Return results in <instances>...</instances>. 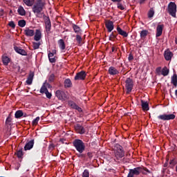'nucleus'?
I'll return each mask as SVG.
<instances>
[{"mask_svg": "<svg viewBox=\"0 0 177 177\" xmlns=\"http://www.w3.org/2000/svg\"><path fill=\"white\" fill-rule=\"evenodd\" d=\"M24 3L26 5V6H29L32 8V12L35 14L36 17H39V19H42V11L46 5L45 0H23Z\"/></svg>", "mask_w": 177, "mask_h": 177, "instance_id": "f257e3e1", "label": "nucleus"}, {"mask_svg": "<svg viewBox=\"0 0 177 177\" xmlns=\"http://www.w3.org/2000/svg\"><path fill=\"white\" fill-rule=\"evenodd\" d=\"M73 147L80 153V154H77V157H80V158H84L85 157L84 154H82L85 151V142L80 139H75L73 141Z\"/></svg>", "mask_w": 177, "mask_h": 177, "instance_id": "f03ea898", "label": "nucleus"}, {"mask_svg": "<svg viewBox=\"0 0 177 177\" xmlns=\"http://www.w3.org/2000/svg\"><path fill=\"white\" fill-rule=\"evenodd\" d=\"M140 174H142L143 175H147V174H150V170L143 167H138L134 169H130L129 170L127 177H133L135 176H138V175H140Z\"/></svg>", "mask_w": 177, "mask_h": 177, "instance_id": "7ed1b4c3", "label": "nucleus"}, {"mask_svg": "<svg viewBox=\"0 0 177 177\" xmlns=\"http://www.w3.org/2000/svg\"><path fill=\"white\" fill-rule=\"evenodd\" d=\"M113 153L115 158L118 161L121 160L125 156V151L122 148V146L120 145L119 144H116L113 149Z\"/></svg>", "mask_w": 177, "mask_h": 177, "instance_id": "20e7f679", "label": "nucleus"}, {"mask_svg": "<svg viewBox=\"0 0 177 177\" xmlns=\"http://www.w3.org/2000/svg\"><path fill=\"white\" fill-rule=\"evenodd\" d=\"M167 13L172 17H176V3L170 2L167 6Z\"/></svg>", "mask_w": 177, "mask_h": 177, "instance_id": "39448f33", "label": "nucleus"}, {"mask_svg": "<svg viewBox=\"0 0 177 177\" xmlns=\"http://www.w3.org/2000/svg\"><path fill=\"white\" fill-rule=\"evenodd\" d=\"M44 23H45V29L47 34H50V30H52V22H50V18L46 17V15H43L42 16Z\"/></svg>", "mask_w": 177, "mask_h": 177, "instance_id": "423d86ee", "label": "nucleus"}, {"mask_svg": "<svg viewBox=\"0 0 177 177\" xmlns=\"http://www.w3.org/2000/svg\"><path fill=\"white\" fill-rule=\"evenodd\" d=\"M125 88L127 89L126 93L127 95L132 92V89H133V80L131 77L127 78L125 81Z\"/></svg>", "mask_w": 177, "mask_h": 177, "instance_id": "0eeeda50", "label": "nucleus"}, {"mask_svg": "<svg viewBox=\"0 0 177 177\" xmlns=\"http://www.w3.org/2000/svg\"><path fill=\"white\" fill-rule=\"evenodd\" d=\"M158 120H161L162 121H169L171 120H175V115L174 114H162L158 116Z\"/></svg>", "mask_w": 177, "mask_h": 177, "instance_id": "6e6552de", "label": "nucleus"}, {"mask_svg": "<svg viewBox=\"0 0 177 177\" xmlns=\"http://www.w3.org/2000/svg\"><path fill=\"white\" fill-rule=\"evenodd\" d=\"M86 78V72L82 71L76 74L74 77L75 81H84Z\"/></svg>", "mask_w": 177, "mask_h": 177, "instance_id": "1a4fd4ad", "label": "nucleus"}, {"mask_svg": "<svg viewBox=\"0 0 177 177\" xmlns=\"http://www.w3.org/2000/svg\"><path fill=\"white\" fill-rule=\"evenodd\" d=\"M55 95L59 100H67V95H66V93L63 91L57 90L55 92Z\"/></svg>", "mask_w": 177, "mask_h": 177, "instance_id": "9d476101", "label": "nucleus"}, {"mask_svg": "<svg viewBox=\"0 0 177 177\" xmlns=\"http://www.w3.org/2000/svg\"><path fill=\"white\" fill-rule=\"evenodd\" d=\"M68 106L72 108L73 110H77L79 113L82 112V109L74 101L69 100L68 102Z\"/></svg>", "mask_w": 177, "mask_h": 177, "instance_id": "9b49d317", "label": "nucleus"}, {"mask_svg": "<svg viewBox=\"0 0 177 177\" xmlns=\"http://www.w3.org/2000/svg\"><path fill=\"white\" fill-rule=\"evenodd\" d=\"M106 28L108 30V32H111L114 30V22L113 21L107 20L105 22Z\"/></svg>", "mask_w": 177, "mask_h": 177, "instance_id": "f8f14e48", "label": "nucleus"}, {"mask_svg": "<svg viewBox=\"0 0 177 177\" xmlns=\"http://www.w3.org/2000/svg\"><path fill=\"white\" fill-rule=\"evenodd\" d=\"M108 73L109 75H118V74H120V71L114 66H110L108 69Z\"/></svg>", "mask_w": 177, "mask_h": 177, "instance_id": "ddd939ff", "label": "nucleus"}, {"mask_svg": "<svg viewBox=\"0 0 177 177\" xmlns=\"http://www.w3.org/2000/svg\"><path fill=\"white\" fill-rule=\"evenodd\" d=\"M75 129L76 132H77V133H80V135H84V133H85V128H84V127H82V125L80 124H77L75 126Z\"/></svg>", "mask_w": 177, "mask_h": 177, "instance_id": "4468645a", "label": "nucleus"}, {"mask_svg": "<svg viewBox=\"0 0 177 177\" xmlns=\"http://www.w3.org/2000/svg\"><path fill=\"white\" fill-rule=\"evenodd\" d=\"M162 30H164V24L157 26L156 34V38H158V37H161V35H162Z\"/></svg>", "mask_w": 177, "mask_h": 177, "instance_id": "2eb2a0df", "label": "nucleus"}, {"mask_svg": "<svg viewBox=\"0 0 177 177\" xmlns=\"http://www.w3.org/2000/svg\"><path fill=\"white\" fill-rule=\"evenodd\" d=\"M34 147V140H30V141H28L24 147L25 151H27V150H31Z\"/></svg>", "mask_w": 177, "mask_h": 177, "instance_id": "dca6fc26", "label": "nucleus"}, {"mask_svg": "<svg viewBox=\"0 0 177 177\" xmlns=\"http://www.w3.org/2000/svg\"><path fill=\"white\" fill-rule=\"evenodd\" d=\"M14 50L17 53H19V55H21V56H27V53L26 52V50L21 49V47L15 46Z\"/></svg>", "mask_w": 177, "mask_h": 177, "instance_id": "f3484780", "label": "nucleus"}, {"mask_svg": "<svg viewBox=\"0 0 177 177\" xmlns=\"http://www.w3.org/2000/svg\"><path fill=\"white\" fill-rule=\"evenodd\" d=\"M164 56H165V60H167V62H169V60L172 59V57L174 56V53H172V52L167 50L165 51Z\"/></svg>", "mask_w": 177, "mask_h": 177, "instance_id": "a211bd4d", "label": "nucleus"}, {"mask_svg": "<svg viewBox=\"0 0 177 177\" xmlns=\"http://www.w3.org/2000/svg\"><path fill=\"white\" fill-rule=\"evenodd\" d=\"M35 34V32L34 30L29 29L28 28H26L24 30V35L26 37H34V35Z\"/></svg>", "mask_w": 177, "mask_h": 177, "instance_id": "6ab92c4d", "label": "nucleus"}, {"mask_svg": "<svg viewBox=\"0 0 177 177\" xmlns=\"http://www.w3.org/2000/svg\"><path fill=\"white\" fill-rule=\"evenodd\" d=\"M41 38H42V33L39 29H37L34 36V40L38 41L41 40Z\"/></svg>", "mask_w": 177, "mask_h": 177, "instance_id": "aec40b11", "label": "nucleus"}, {"mask_svg": "<svg viewBox=\"0 0 177 177\" xmlns=\"http://www.w3.org/2000/svg\"><path fill=\"white\" fill-rule=\"evenodd\" d=\"M33 80H34V72H30L26 82L27 85H31L32 84Z\"/></svg>", "mask_w": 177, "mask_h": 177, "instance_id": "412c9836", "label": "nucleus"}, {"mask_svg": "<svg viewBox=\"0 0 177 177\" xmlns=\"http://www.w3.org/2000/svg\"><path fill=\"white\" fill-rule=\"evenodd\" d=\"M141 106L143 111H149V102L141 100Z\"/></svg>", "mask_w": 177, "mask_h": 177, "instance_id": "4be33fe9", "label": "nucleus"}, {"mask_svg": "<svg viewBox=\"0 0 177 177\" xmlns=\"http://www.w3.org/2000/svg\"><path fill=\"white\" fill-rule=\"evenodd\" d=\"M1 60L4 66H8L9 63H10L11 59L10 58H9V57L6 55H3L1 57Z\"/></svg>", "mask_w": 177, "mask_h": 177, "instance_id": "5701e85b", "label": "nucleus"}, {"mask_svg": "<svg viewBox=\"0 0 177 177\" xmlns=\"http://www.w3.org/2000/svg\"><path fill=\"white\" fill-rule=\"evenodd\" d=\"M116 30L118 34L120 35H122V37H124V38H127V37H128V32H127V31L122 30V28L119 26L117 27Z\"/></svg>", "mask_w": 177, "mask_h": 177, "instance_id": "b1692460", "label": "nucleus"}, {"mask_svg": "<svg viewBox=\"0 0 177 177\" xmlns=\"http://www.w3.org/2000/svg\"><path fill=\"white\" fill-rule=\"evenodd\" d=\"M17 12L20 16H26V10L21 6H19L17 10Z\"/></svg>", "mask_w": 177, "mask_h": 177, "instance_id": "393cba45", "label": "nucleus"}, {"mask_svg": "<svg viewBox=\"0 0 177 177\" xmlns=\"http://www.w3.org/2000/svg\"><path fill=\"white\" fill-rule=\"evenodd\" d=\"M58 45L62 50H64V49H66V44L64 43V40H63V39H60L58 41Z\"/></svg>", "mask_w": 177, "mask_h": 177, "instance_id": "a878e982", "label": "nucleus"}, {"mask_svg": "<svg viewBox=\"0 0 177 177\" xmlns=\"http://www.w3.org/2000/svg\"><path fill=\"white\" fill-rule=\"evenodd\" d=\"M169 74V69L167 66H164L162 69L161 75H163V77H167Z\"/></svg>", "mask_w": 177, "mask_h": 177, "instance_id": "bb28decb", "label": "nucleus"}, {"mask_svg": "<svg viewBox=\"0 0 177 177\" xmlns=\"http://www.w3.org/2000/svg\"><path fill=\"white\" fill-rule=\"evenodd\" d=\"M73 29L74 32H75V34H80V32H81V28L80 26H78L77 25L73 24L72 25Z\"/></svg>", "mask_w": 177, "mask_h": 177, "instance_id": "cd10ccee", "label": "nucleus"}, {"mask_svg": "<svg viewBox=\"0 0 177 177\" xmlns=\"http://www.w3.org/2000/svg\"><path fill=\"white\" fill-rule=\"evenodd\" d=\"M117 35H118L117 31H113L109 36V41H114V39H117Z\"/></svg>", "mask_w": 177, "mask_h": 177, "instance_id": "c85d7f7f", "label": "nucleus"}, {"mask_svg": "<svg viewBox=\"0 0 177 177\" xmlns=\"http://www.w3.org/2000/svg\"><path fill=\"white\" fill-rule=\"evenodd\" d=\"M24 115V113H23V111L18 110L15 112V118H21Z\"/></svg>", "mask_w": 177, "mask_h": 177, "instance_id": "c756f323", "label": "nucleus"}, {"mask_svg": "<svg viewBox=\"0 0 177 177\" xmlns=\"http://www.w3.org/2000/svg\"><path fill=\"white\" fill-rule=\"evenodd\" d=\"M40 93H45L46 92H48V88H46V82H44L43 85L41 86L40 91Z\"/></svg>", "mask_w": 177, "mask_h": 177, "instance_id": "7c9ffc66", "label": "nucleus"}, {"mask_svg": "<svg viewBox=\"0 0 177 177\" xmlns=\"http://www.w3.org/2000/svg\"><path fill=\"white\" fill-rule=\"evenodd\" d=\"M154 13H155L154 8H151L149 9V10L148 11V13H147L148 18L151 19L152 17H154Z\"/></svg>", "mask_w": 177, "mask_h": 177, "instance_id": "2f4dec72", "label": "nucleus"}, {"mask_svg": "<svg viewBox=\"0 0 177 177\" xmlns=\"http://www.w3.org/2000/svg\"><path fill=\"white\" fill-rule=\"evenodd\" d=\"M6 125L7 127H12V116L9 115L6 120Z\"/></svg>", "mask_w": 177, "mask_h": 177, "instance_id": "473e14b6", "label": "nucleus"}, {"mask_svg": "<svg viewBox=\"0 0 177 177\" xmlns=\"http://www.w3.org/2000/svg\"><path fill=\"white\" fill-rule=\"evenodd\" d=\"M171 84L175 86H177V75L174 73L173 76H171Z\"/></svg>", "mask_w": 177, "mask_h": 177, "instance_id": "72a5a7b5", "label": "nucleus"}, {"mask_svg": "<svg viewBox=\"0 0 177 177\" xmlns=\"http://www.w3.org/2000/svg\"><path fill=\"white\" fill-rule=\"evenodd\" d=\"M71 85H73V84L71 83V80L70 79L65 80L64 81L65 88H71Z\"/></svg>", "mask_w": 177, "mask_h": 177, "instance_id": "f704fd0d", "label": "nucleus"}, {"mask_svg": "<svg viewBox=\"0 0 177 177\" xmlns=\"http://www.w3.org/2000/svg\"><path fill=\"white\" fill-rule=\"evenodd\" d=\"M76 41L80 46H82L84 42H82V37L80 35H76Z\"/></svg>", "mask_w": 177, "mask_h": 177, "instance_id": "c9c22d12", "label": "nucleus"}, {"mask_svg": "<svg viewBox=\"0 0 177 177\" xmlns=\"http://www.w3.org/2000/svg\"><path fill=\"white\" fill-rule=\"evenodd\" d=\"M32 44L34 50H36V49H39V46H41V42L33 41Z\"/></svg>", "mask_w": 177, "mask_h": 177, "instance_id": "e433bc0d", "label": "nucleus"}, {"mask_svg": "<svg viewBox=\"0 0 177 177\" xmlns=\"http://www.w3.org/2000/svg\"><path fill=\"white\" fill-rule=\"evenodd\" d=\"M140 38L143 39V38H146L147 37V34H149V31L144 30L140 32Z\"/></svg>", "mask_w": 177, "mask_h": 177, "instance_id": "4c0bfd02", "label": "nucleus"}, {"mask_svg": "<svg viewBox=\"0 0 177 177\" xmlns=\"http://www.w3.org/2000/svg\"><path fill=\"white\" fill-rule=\"evenodd\" d=\"M26 20H24V19H21V20H19V21H18V26H19V27H21V28L26 27Z\"/></svg>", "mask_w": 177, "mask_h": 177, "instance_id": "58836bf2", "label": "nucleus"}, {"mask_svg": "<svg viewBox=\"0 0 177 177\" xmlns=\"http://www.w3.org/2000/svg\"><path fill=\"white\" fill-rule=\"evenodd\" d=\"M117 8L120 10H125V6H124L121 2L117 3Z\"/></svg>", "mask_w": 177, "mask_h": 177, "instance_id": "ea45409f", "label": "nucleus"}, {"mask_svg": "<svg viewBox=\"0 0 177 177\" xmlns=\"http://www.w3.org/2000/svg\"><path fill=\"white\" fill-rule=\"evenodd\" d=\"M16 154H17V156L18 157V158H22L23 150L19 149V151H17Z\"/></svg>", "mask_w": 177, "mask_h": 177, "instance_id": "a19ab883", "label": "nucleus"}, {"mask_svg": "<svg viewBox=\"0 0 177 177\" xmlns=\"http://www.w3.org/2000/svg\"><path fill=\"white\" fill-rule=\"evenodd\" d=\"M39 120H40L39 116H38L35 119H34L32 122V125H37Z\"/></svg>", "mask_w": 177, "mask_h": 177, "instance_id": "79ce46f5", "label": "nucleus"}, {"mask_svg": "<svg viewBox=\"0 0 177 177\" xmlns=\"http://www.w3.org/2000/svg\"><path fill=\"white\" fill-rule=\"evenodd\" d=\"M55 81V74L52 73L48 77V82H53Z\"/></svg>", "mask_w": 177, "mask_h": 177, "instance_id": "37998d69", "label": "nucleus"}, {"mask_svg": "<svg viewBox=\"0 0 177 177\" xmlns=\"http://www.w3.org/2000/svg\"><path fill=\"white\" fill-rule=\"evenodd\" d=\"M82 177H89V170L85 169L82 174Z\"/></svg>", "mask_w": 177, "mask_h": 177, "instance_id": "c03bdc74", "label": "nucleus"}, {"mask_svg": "<svg viewBox=\"0 0 177 177\" xmlns=\"http://www.w3.org/2000/svg\"><path fill=\"white\" fill-rule=\"evenodd\" d=\"M44 93H45L47 99H51L52 98V93H49V91H47Z\"/></svg>", "mask_w": 177, "mask_h": 177, "instance_id": "a18cd8bd", "label": "nucleus"}, {"mask_svg": "<svg viewBox=\"0 0 177 177\" xmlns=\"http://www.w3.org/2000/svg\"><path fill=\"white\" fill-rule=\"evenodd\" d=\"M8 26L12 28H15L16 27V24H15V22L13 21H10Z\"/></svg>", "mask_w": 177, "mask_h": 177, "instance_id": "49530a36", "label": "nucleus"}, {"mask_svg": "<svg viewBox=\"0 0 177 177\" xmlns=\"http://www.w3.org/2000/svg\"><path fill=\"white\" fill-rule=\"evenodd\" d=\"M87 156L88 157V158L90 160H92V158H93V152H88L87 153Z\"/></svg>", "mask_w": 177, "mask_h": 177, "instance_id": "de8ad7c7", "label": "nucleus"}, {"mask_svg": "<svg viewBox=\"0 0 177 177\" xmlns=\"http://www.w3.org/2000/svg\"><path fill=\"white\" fill-rule=\"evenodd\" d=\"M156 71L158 74H161L162 69L161 68L160 66L156 68Z\"/></svg>", "mask_w": 177, "mask_h": 177, "instance_id": "09e8293b", "label": "nucleus"}, {"mask_svg": "<svg viewBox=\"0 0 177 177\" xmlns=\"http://www.w3.org/2000/svg\"><path fill=\"white\" fill-rule=\"evenodd\" d=\"M50 63H56V57H50L48 58Z\"/></svg>", "mask_w": 177, "mask_h": 177, "instance_id": "8fccbe9b", "label": "nucleus"}, {"mask_svg": "<svg viewBox=\"0 0 177 177\" xmlns=\"http://www.w3.org/2000/svg\"><path fill=\"white\" fill-rule=\"evenodd\" d=\"M128 60L129 62H132V60H133V55L131 54V53H130L129 55Z\"/></svg>", "mask_w": 177, "mask_h": 177, "instance_id": "3c124183", "label": "nucleus"}, {"mask_svg": "<svg viewBox=\"0 0 177 177\" xmlns=\"http://www.w3.org/2000/svg\"><path fill=\"white\" fill-rule=\"evenodd\" d=\"M169 165H173V167H175V160L174 159L171 160L169 162Z\"/></svg>", "mask_w": 177, "mask_h": 177, "instance_id": "603ef678", "label": "nucleus"}, {"mask_svg": "<svg viewBox=\"0 0 177 177\" xmlns=\"http://www.w3.org/2000/svg\"><path fill=\"white\" fill-rule=\"evenodd\" d=\"M49 150H53L55 149V145L50 144L48 147Z\"/></svg>", "mask_w": 177, "mask_h": 177, "instance_id": "864d4df0", "label": "nucleus"}, {"mask_svg": "<svg viewBox=\"0 0 177 177\" xmlns=\"http://www.w3.org/2000/svg\"><path fill=\"white\" fill-rule=\"evenodd\" d=\"M114 3H118V2H122V0H111Z\"/></svg>", "mask_w": 177, "mask_h": 177, "instance_id": "5fc2aeb1", "label": "nucleus"}, {"mask_svg": "<svg viewBox=\"0 0 177 177\" xmlns=\"http://www.w3.org/2000/svg\"><path fill=\"white\" fill-rule=\"evenodd\" d=\"M55 55L53 54V53H48V59H50V57H53Z\"/></svg>", "mask_w": 177, "mask_h": 177, "instance_id": "6e6d98bb", "label": "nucleus"}, {"mask_svg": "<svg viewBox=\"0 0 177 177\" xmlns=\"http://www.w3.org/2000/svg\"><path fill=\"white\" fill-rule=\"evenodd\" d=\"M17 68L18 73H21V71H23V70L21 69L19 66H17Z\"/></svg>", "mask_w": 177, "mask_h": 177, "instance_id": "4d7b16f0", "label": "nucleus"}, {"mask_svg": "<svg viewBox=\"0 0 177 177\" xmlns=\"http://www.w3.org/2000/svg\"><path fill=\"white\" fill-rule=\"evenodd\" d=\"M46 88H52V86H50V84L49 83H46Z\"/></svg>", "mask_w": 177, "mask_h": 177, "instance_id": "13d9d810", "label": "nucleus"}, {"mask_svg": "<svg viewBox=\"0 0 177 177\" xmlns=\"http://www.w3.org/2000/svg\"><path fill=\"white\" fill-rule=\"evenodd\" d=\"M0 16H3V9H0Z\"/></svg>", "mask_w": 177, "mask_h": 177, "instance_id": "bf43d9fd", "label": "nucleus"}, {"mask_svg": "<svg viewBox=\"0 0 177 177\" xmlns=\"http://www.w3.org/2000/svg\"><path fill=\"white\" fill-rule=\"evenodd\" d=\"M145 1H146V0H140V5H142V3H145Z\"/></svg>", "mask_w": 177, "mask_h": 177, "instance_id": "052dcab7", "label": "nucleus"}, {"mask_svg": "<svg viewBox=\"0 0 177 177\" xmlns=\"http://www.w3.org/2000/svg\"><path fill=\"white\" fill-rule=\"evenodd\" d=\"M112 52H115V47L114 46L112 47Z\"/></svg>", "mask_w": 177, "mask_h": 177, "instance_id": "680f3d73", "label": "nucleus"}, {"mask_svg": "<svg viewBox=\"0 0 177 177\" xmlns=\"http://www.w3.org/2000/svg\"><path fill=\"white\" fill-rule=\"evenodd\" d=\"M164 167H168V163H167V162L165 163V164H164Z\"/></svg>", "mask_w": 177, "mask_h": 177, "instance_id": "e2e57ef3", "label": "nucleus"}, {"mask_svg": "<svg viewBox=\"0 0 177 177\" xmlns=\"http://www.w3.org/2000/svg\"><path fill=\"white\" fill-rule=\"evenodd\" d=\"M52 53H53V55L56 54V50H53Z\"/></svg>", "mask_w": 177, "mask_h": 177, "instance_id": "0e129e2a", "label": "nucleus"}, {"mask_svg": "<svg viewBox=\"0 0 177 177\" xmlns=\"http://www.w3.org/2000/svg\"><path fill=\"white\" fill-rule=\"evenodd\" d=\"M64 140H64V139H61V140H60V142H62V143H64Z\"/></svg>", "mask_w": 177, "mask_h": 177, "instance_id": "69168bd1", "label": "nucleus"}, {"mask_svg": "<svg viewBox=\"0 0 177 177\" xmlns=\"http://www.w3.org/2000/svg\"><path fill=\"white\" fill-rule=\"evenodd\" d=\"M175 44H176V45H177V37L175 39Z\"/></svg>", "mask_w": 177, "mask_h": 177, "instance_id": "338daca9", "label": "nucleus"}, {"mask_svg": "<svg viewBox=\"0 0 177 177\" xmlns=\"http://www.w3.org/2000/svg\"><path fill=\"white\" fill-rule=\"evenodd\" d=\"M175 95H176V97H177V90L175 91Z\"/></svg>", "mask_w": 177, "mask_h": 177, "instance_id": "774afa93", "label": "nucleus"}]
</instances>
